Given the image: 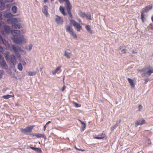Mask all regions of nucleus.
Here are the masks:
<instances>
[{
  "label": "nucleus",
  "instance_id": "nucleus-8",
  "mask_svg": "<svg viewBox=\"0 0 153 153\" xmlns=\"http://www.w3.org/2000/svg\"><path fill=\"white\" fill-rule=\"evenodd\" d=\"M55 21L58 24H62L63 22V20L60 16L56 15V18L55 19Z\"/></svg>",
  "mask_w": 153,
  "mask_h": 153
},
{
  "label": "nucleus",
  "instance_id": "nucleus-10",
  "mask_svg": "<svg viewBox=\"0 0 153 153\" xmlns=\"http://www.w3.org/2000/svg\"><path fill=\"white\" fill-rule=\"evenodd\" d=\"M66 9L69 16V18L71 19L72 18V15L71 12V9L72 7L71 5L66 6Z\"/></svg>",
  "mask_w": 153,
  "mask_h": 153
},
{
  "label": "nucleus",
  "instance_id": "nucleus-16",
  "mask_svg": "<svg viewBox=\"0 0 153 153\" xmlns=\"http://www.w3.org/2000/svg\"><path fill=\"white\" fill-rule=\"evenodd\" d=\"M2 42H1V43H3L4 46L7 48H10V45L8 43V41L2 39Z\"/></svg>",
  "mask_w": 153,
  "mask_h": 153
},
{
  "label": "nucleus",
  "instance_id": "nucleus-28",
  "mask_svg": "<svg viewBox=\"0 0 153 153\" xmlns=\"http://www.w3.org/2000/svg\"><path fill=\"white\" fill-rule=\"evenodd\" d=\"M153 73V69L152 68L151 69H150L149 70L146 72V74L150 76L151 75V74Z\"/></svg>",
  "mask_w": 153,
  "mask_h": 153
},
{
  "label": "nucleus",
  "instance_id": "nucleus-15",
  "mask_svg": "<svg viewBox=\"0 0 153 153\" xmlns=\"http://www.w3.org/2000/svg\"><path fill=\"white\" fill-rule=\"evenodd\" d=\"M10 60L11 63L14 65L16 63V57L14 55H12L10 56Z\"/></svg>",
  "mask_w": 153,
  "mask_h": 153
},
{
  "label": "nucleus",
  "instance_id": "nucleus-19",
  "mask_svg": "<svg viewBox=\"0 0 153 153\" xmlns=\"http://www.w3.org/2000/svg\"><path fill=\"white\" fill-rule=\"evenodd\" d=\"M35 136L37 138L42 137L43 138H45L46 137L44 134L39 133H36Z\"/></svg>",
  "mask_w": 153,
  "mask_h": 153
},
{
  "label": "nucleus",
  "instance_id": "nucleus-49",
  "mask_svg": "<svg viewBox=\"0 0 153 153\" xmlns=\"http://www.w3.org/2000/svg\"><path fill=\"white\" fill-rule=\"evenodd\" d=\"M22 64L23 65H25L26 63V62L24 61H22Z\"/></svg>",
  "mask_w": 153,
  "mask_h": 153
},
{
  "label": "nucleus",
  "instance_id": "nucleus-52",
  "mask_svg": "<svg viewBox=\"0 0 153 153\" xmlns=\"http://www.w3.org/2000/svg\"><path fill=\"white\" fill-rule=\"evenodd\" d=\"M6 1L7 2H12L13 1V0H7Z\"/></svg>",
  "mask_w": 153,
  "mask_h": 153
},
{
  "label": "nucleus",
  "instance_id": "nucleus-27",
  "mask_svg": "<svg viewBox=\"0 0 153 153\" xmlns=\"http://www.w3.org/2000/svg\"><path fill=\"white\" fill-rule=\"evenodd\" d=\"M86 14H85V12L81 11L79 12V16L82 18L85 17V16H86Z\"/></svg>",
  "mask_w": 153,
  "mask_h": 153
},
{
  "label": "nucleus",
  "instance_id": "nucleus-17",
  "mask_svg": "<svg viewBox=\"0 0 153 153\" xmlns=\"http://www.w3.org/2000/svg\"><path fill=\"white\" fill-rule=\"evenodd\" d=\"M79 121L80 122V123L82 125V131H84L85 129L86 125L85 123H84L82 121L80 120H79Z\"/></svg>",
  "mask_w": 153,
  "mask_h": 153
},
{
  "label": "nucleus",
  "instance_id": "nucleus-42",
  "mask_svg": "<svg viewBox=\"0 0 153 153\" xmlns=\"http://www.w3.org/2000/svg\"><path fill=\"white\" fill-rule=\"evenodd\" d=\"M66 88V87L65 85H64L63 86V88H62V91H64Z\"/></svg>",
  "mask_w": 153,
  "mask_h": 153
},
{
  "label": "nucleus",
  "instance_id": "nucleus-56",
  "mask_svg": "<svg viewBox=\"0 0 153 153\" xmlns=\"http://www.w3.org/2000/svg\"><path fill=\"white\" fill-rule=\"evenodd\" d=\"M141 71H144V69H143L141 70Z\"/></svg>",
  "mask_w": 153,
  "mask_h": 153
},
{
  "label": "nucleus",
  "instance_id": "nucleus-6",
  "mask_svg": "<svg viewBox=\"0 0 153 153\" xmlns=\"http://www.w3.org/2000/svg\"><path fill=\"white\" fill-rule=\"evenodd\" d=\"M10 50L11 51H14L15 52V54L16 56L18 57H20L21 56L20 54L18 53V50L21 51L20 48H17L14 45H12L11 47L10 48Z\"/></svg>",
  "mask_w": 153,
  "mask_h": 153
},
{
  "label": "nucleus",
  "instance_id": "nucleus-20",
  "mask_svg": "<svg viewBox=\"0 0 153 153\" xmlns=\"http://www.w3.org/2000/svg\"><path fill=\"white\" fill-rule=\"evenodd\" d=\"M85 28L86 30L90 33L91 34H92L93 33L91 29V26L89 25H87L85 26Z\"/></svg>",
  "mask_w": 153,
  "mask_h": 153
},
{
  "label": "nucleus",
  "instance_id": "nucleus-33",
  "mask_svg": "<svg viewBox=\"0 0 153 153\" xmlns=\"http://www.w3.org/2000/svg\"><path fill=\"white\" fill-rule=\"evenodd\" d=\"M85 17H86L87 19L89 20H91V15L90 13L86 14V16Z\"/></svg>",
  "mask_w": 153,
  "mask_h": 153
},
{
  "label": "nucleus",
  "instance_id": "nucleus-30",
  "mask_svg": "<svg viewBox=\"0 0 153 153\" xmlns=\"http://www.w3.org/2000/svg\"><path fill=\"white\" fill-rule=\"evenodd\" d=\"M33 45L32 44H30L28 46H26L25 47V49L27 51H30L32 48Z\"/></svg>",
  "mask_w": 153,
  "mask_h": 153
},
{
  "label": "nucleus",
  "instance_id": "nucleus-4",
  "mask_svg": "<svg viewBox=\"0 0 153 153\" xmlns=\"http://www.w3.org/2000/svg\"><path fill=\"white\" fill-rule=\"evenodd\" d=\"M71 23L72 24L77 31H79L82 29V27L78 22H76L73 20H70Z\"/></svg>",
  "mask_w": 153,
  "mask_h": 153
},
{
  "label": "nucleus",
  "instance_id": "nucleus-44",
  "mask_svg": "<svg viewBox=\"0 0 153 153\" xmlns=\"http://www.w3.org/2000/svg\"><path fill=\"white\" fill-rule=\"evenodd\" d=\"M121 120H119L118 121H117L116 122V124L118 125V124H119L121 122Z\"/></svg>",
  "mask_w": 153,
  "mask_h": 153
},
{
  "label": "nucleus",
  "instance_id": "nucleus-14",
  "mask_svg": "<svg viewBox=\"0 0 153 153\" xmlns=\"http://www.w3.org/2000/svg\"><path fill=\"white\" fill-rule=\"evenodd\" d=\"M48 7L46 5H45L43 7L42 12L46 16H48L49 14L48 13Z\"/></svg>",
  "mask_w": 153,
  "mask_h": 153
},
{
  "label": "nucleus",
  "instance_id": "nucleus-3",
  "mask_svg": "<svg viewBox=\"0 0 153 153\" xmlns=\"http://www.w3.org/2000/svg\"><path fill=\"white\" fill-rule=\"evenodd\" d=\"M65 28L66 31L74 38L76 39L77 38L76 34L75 33L74 30L69 25H66Z\"/></svg>",
  "mask_w": 153,
  "mask_h": 153
},
{
  "label": "nucleus",
  "instance_id": "nucleus-23",
  "mask_svg": "<svg viewBox=\"0 0 153 153\" xmlns=\"http://www.w3.org/2000/svg\"><path fill=\"white\" fill-rule=\"evenodd\" d=\"M59 1L60 3H62L63 1H65L66 4V6H68V5L69 6L71 5V3L69 0H59Z\"/></svg>",
  "mask_w": 153,
  "mask_h": 153
},
{
  "label": "nucleus",
  "instance_id": "nucleus-45",
  "mask_svg": "<svg viewBox=\"0 0 153 153\" xmlns=\"http://www.w3.org/2000/svg\"><path fill=\"white\" fill-rule=\"evenodd\" d=\"M30 136L32 137H34L35 136V134H29Z\"/></svg>",
  "mask_w": 153,
  "mask_h": 153
},
{
  "label": "nucleus",
  "instance_id": "nucleus-26",
  "mask_svg": "<svg viewBox=\"0 0 153 153\" xmlns=\"http://www.w3.org/2000/svg\"><path fill=\"white\" fill-rule=\"evenodd\" d=\"M4 8V4L2 1H1L0 3V10H3Z\"/></svg>",
  "mask_w": 153,
  "mask_h": 153
},
{
  "label": "nucleus",
  "instance_id": "nucleus-1",
  "mask_svg": "<svg viewBox=\"0 0 153 153\" xmlns=\"http://www.w3.org/2000/svg\"><path fill=\"white\" fill-rule=\"evenodd\" d=\"M11 33L13 37L12 38L14 42L17 44H20L26 42V41L23 35L20 34V31L18 30H12Z\"/></svg>",
  "mask_w": 153,
  "mask_h": 153
},
{
  "label": "nucleus",
  "instance_id": "nucleus-29",
  "mask_svg": "<svg viewBox=\"0 0 153 153\" xmlns=\"http://www.w3.org/2000/svg\"><path fill=\"white\" fill-rule=\"evenodd\" d=\"M5 57L6 59V60H8L10 59V56H9V53L8 52H6L4 53Z\"/></svg>",
  "mask_w": 153,
  "mask_h": 153
},
{
  "label": "nucleus",
  "instance_id": "nucleus-53",
  "mask_svg": "<svg viewBox=\"0 0 153 153\" xmlns=\"http://www.w3.org/2000/svg\"><path fill=\"white\" fill-rule=\"evenodd\" d=\"M47 1H48V0H44V2L45 3Z\"/></svg>",
  "mask_w": 153,
  "mask_h": 153
},
{
  "label": "nucleus",
  "instance_id": "nucleus-58",
  "mask_svg": "<svg viewBox=\"0 0 153 153\" xmlns=\"http://www.w3.org/2000/svg\"><path fill=\"white\" fill-rule=\"evenodd\" d=\"M2 15L1 14H0V18L1 17Z\"/></svg>",
  "mask_w": 153,
  "mask_h": 153
},
{
  "label": "nucleus",
  "instance_id": "nucleus-59",
  "mask_svg": "<svg viewBox=\"0 0 153 153\" xmlns=\"http://www.w3.org/2000/svg\"><path fill=\"white\" fill-rule=\"evenodd\" d=\"M13 92L12 91H11L10 92V94H11V93H12L13 94Z\"/></svg>",
  "mask_w": 153,
  "mask_h": 153
},
{
  "label": "nucleus",
  "instance_id": "nucleus-51",
  "mask_svg": "<svg viewBox=\"0 0 153 153\" xmlns=\"http://www.w3.org/2000/svg\"><path fill=\"white\" fill-rule=\"evenodd\" d=\"M132 53L133 54H136L137 52H136L134 50L132 51Z\"/></svg>",
  "mask_w": 153,
  "mask_h": 153
},
{
  "label": "nucleus",
  "instance_id": "nucleus-31",
  "mask_svg": "<svg viewBox=\"0 0 153 153\" xmlns=\"http://www.w3.org/2000/svg\"><path fill=\"white\" fill-rule=\"evenodd\" d=\"M11 10L13 13H16L17 7L15 6H13L12 7Z\"/></svg>",
  "mask_w": 153,
  "mask_h": 153
},
{
  "label": "nucleus",
  "instance_id": "nucleus-34",
  "mask_svg": "<svg viewBox=\"0 0 153 153\" xmlns=\"http://www.w3.org/2000/svg\"><path fill=\"white\" fill-rule=\"evenodd\" d=\"M18 69L20 71H22L23 69V67L21 63H19L18 65Z\"/></svg>",
  "mask_w": 153,
  "mask_h": 153
},
{
  "label": "nucleus",
  "instance_id": "nucleus-35",
  "mask_svg": "<svg viewBox=\"0 0 153 153\" xmlns=\"http://www.w3.org/2000/svg\"><path fill=\"white\" fill-rule=\"evenodd\" d=\"M36 73L35 71L29 72L28 73V74L29 76H34L36 74Z\"/></svg>",
  "mask_w": 153,
  "mask_h": 153
},
{
  "label": "nucleus",
  "instance_id": "nucleus-11",
  "mask_svg": "<svg viewBox=\"0 0 153 153\" xmlns=\"http://www.w3.org/2000/svg\"><path fill=\"white\" fill-rule=\"evenodd\" d=\"M104 131H103L102 134H99L98 136H93V138L94 139H103L105 137V134L104 133Z\"/></svg>",
  "mask_w": 153,
  "mask_h": 153
},
{
  "label": "nucleus",
  "instance_id": "nucleus-57",
  "mask_svg": "<svg viewBox=\"0 0 153 153\" xmlns=\"http://www.w3.org/2000/svg\"><path fill=\"white\" fill-rule=\"evenodd\" d=\"M64 78H65V77H64H64H63V81L64 83Z\"/></svg>",
  "mask_w": 153,
  "mask_h": 153
},
{
  "label": "nucleus",
  "instance_id": "nucleus-48",
  "mask_svg": "<svg viewBox=\"0 0 153 153\" xmlns=\"http://www.w3.org/2000/svg\"><path fill=\"white\" fill-rule=\"evenodd\" d=\"M2 59H4L3 56L1 54H0V60H1Z\"/></svg>",
  "mask_w": 153,
  "mask_h": 153
},
{
  "label": "nucleus",
  "instance_id": "nucleus-13",
  "mask_svg": "<svg viewBox=\"0 0 153 153\" xmlns=\"http://www.w3.org/2000/svg\"><path fill=\"white\" fill-rule=\"evenodd\" d=\"M0 64L3 68H7V65L4 59L0 60Z\"/></svg>",
  "mask_w": 153,
  "mask_h": 153
},
{
  "label": "nucleus",
  "instance_id": "nucleus-24",
  "mask_svg": "<svg viewBox=\"0 0 153 153\" xmlns=\"http://www.w3.org/2000/svg\"><path fill=\"white\" fill-rule=\"evenodd\" d=\"M14 95L13 94L12 95H7L3 96V98L4 99H7L10 97H14Z\"/></svg>",
  "mask_w": 153,
  "mask_h": 153
},
{
  "label": "nucleus",
  "instance_id": "nucleus-9",
  "mask_svg": "<svg viewBox=\"0 0 153 153\" xmlns=\"http://www.w3.org/2000/svg\"><path fill=\"white\" fill-rule=\"evenodd\" d=\"M146 123L145 120L142 119L140 120L137 121L135 123L136 126H137L138 125H141L145 124Z\"/></svg>",
  "mask_w": 153,
  "mask_h": 153
},
{
  "label": "nucleus",
  "instance_id": "nucleus-54",
  "mask_svg": "<svg viewBox=\"0 0 153 153\" xmlns=\"http://www.w3.org/2000/svg\"><path fill=\"white\" fill-rule=\"evenodd\" d=\"M3 50L2 47L0 46V50Z\"/></svg>",
  "mask_w": 153,
  "mask_h": 153
},
{
  "label": "nucleus",
  "instance_id": "nucleus-60",
  "mask_svg": "<svg viewBox=\"0 0 153 153\" xmlns=\"http://www.w3.org/2000/svg\"><path fill=\"white\" fill-rule=\"evenodd\" d=\"M1 77V75H0V78Z\"/></svg>",
  "mask_w": 153,
  "mask_h": 153
},
{
  "label": "nucleus",
  "instance_id": "nucleus-37",
  "mask_svg": "<svg viewBox=\"0 0 153 153\" xmlns=\"http://www.w3.org/2000/svg\"><path fill=\"white\" fill-rule=\"evenodd\" d=\"M38 153H42V152L41 149L39 148H36L35 150Z\"/></svg>",
  "mask_w": 153,
  "mask_h": 153
},
{
  "label": "nucleus",
  "instance_id": "nucleus-50",
  "mask_svg": "<svg viewBox=\"0 0 153 153\" xmlns=\"http://www.w3.org/2000/svg\"><path fill=\"white\" fill-rule=\"evenodd\" d=\"M51 123V121H48L46 123V125H47Z\"/></svg>",
  "mask_w": 153,
  "mask_h": 153
},
{
  "label": "nucleus",
  "instance_id": "nucleus-43",
  "mask_svg": "<svg viewBox=\"0 0 153 153\" xmlns=\"http://www.w3.org/2000/svg\"><path fill=\"white\" fill-rule=\"evenodd\" d=\"M74 148L76 150H79V151H84V150H82V149H78L76 147H74Z\"/></svg>",
  "mask_w": 153,
  "mask_h": 153
},
{
  "label": "nucleus",
  "instance_id": "nucleus-25",
  "mask_svg": "<svg viewBox=\"0 0 153 153\" xmlns=\"http://www.w3.org/2000/svg\"><path fill=\"white\" fill-rule=\"evenodd\" d=\"M152 7V4L149 5L148 6H146L144 9V10L145 11H147L151 9Z\"/></svg>",
  "mask_w": 153,
  "mask_h": 153
},
{
  "label": "nucleus",
  "instance_id": "nucleus-5",
  "mask_svg": "<svg viewBox=\"0 0 153 153\" xmlns=\"http://www.w3.org/2000/svg\"><path fill=\"white\" fill-rule=\"evenodd\" d=\"M34 127V125L26 127L25 128H22L21 131L22 132H24L26 134L28 135L31 132Z\"/></svg>",
  "mask_w": 153,
  "mask_h": 153
},
{
  "label": "nucleus",
  "instance_id": "nucleus-47",
  "mask_svg": "<svg viewBox=\"0 0 153 153\" xmlns=\"http://www.w3.org/2000/svg\"><path fill=\"white\" fill-rule=\"evenodd\" d=\"M46 126L47 125H46V124L44 126V127H43V129H44V131H45L46 129Z\"/></svg>",
  "mask_w": 153,
  "mask_h": 153
},
{
  "label": "nucleus",
  "instance_id": "nucleus-18",
  "mask_svg": "<svg viewBox=\"0 0 153 153\" xmlns=\"http://www.w3.org/2000/svg\"><path fill=\"white\" fill-rule=\"evenodd\" d=\"M59 10L61 13L64 16L66 15V14L65 12V8L62 6H60L59 7Z\"/></svg>",
  "mask_w": 153,
  "mask_h": 153
},
{
  "label": "nucleus",
  "instance_id": "nucleus-46",
  "mask_svg": "<svg viewBox=\"0 0 153 153\" xmlns=\"http://www.w3.org/2000/svg\"><path fill=\"white\" fill-rule=\"evenodd\" d=\"M30 148L31 149H32L33 150H34L35 151L36 149V148H35V147H30Z\"/></svg>",
  "mask_w": 153,
  "mask_h": 153
},
{
  "label": "nucleus",
  "instance_id": "nucleus-40",
  "mask_svg": "<svg viewBox=\"0 0 153 153\" xmlns=\"http://www.w3.org/2000/svg\"><path fill=\"white\" fill-rule=\"evenodd\" d=\"M142 106L141 105H139V106H138V108H139L138 111H140V110H141V109H142Z\"/></svg>",
  "mask_w": 153,
  "mask_h": 153
},
{
  "label": "nucleus",
  "instance_id": "nucleus-2",
  "mask_svg": "<svg viewBox=\"0 0 153 153\" xmlns=\"http://www.w3.org/2000/svg\"><path fill=\"white\" fill-rule=\"evenodd\" d=\"M7 21L8 24H12V26L13 28L17 29V28H20L21 27L20 24H16L19 22L16 18L8 19Z\"/></svg>",
  "mask_w": 153,
  "mask_h": 153
},
{
  "label": "nucleus",
  "instance_id": "nucleus-21",
  "mask_svg": "<svg viewBox=\"0 0 153 153\" xmlns=\"http://www.w3.org/2000/svg\"><path fill=\"white\" fill-rule=\"evenodd\" d=\"M127 80L131 86L132 88H134L135 86V84L133 82V80L129 78H128Z\"/></svg>",
  "mask_w": 153,
  "mask_h": 153
},
{
  "label": "nucleus",
  "instance_id": "nucleus-55",
  "mask_svg": "<svg viewBox=\"0 0 153 153\" xmlns=\"http://www.w3.org/2000/svg\"><path fill=\"white\" fill-rule=\"evenodd\" d=\"M151 19L152 22H153V16H152L151 17Z\"/></svg>",
  "mask_w": 153,
  "mask_h": 153
},
{
  "label": "nucleus",
  "instance_id": "nucleus-12",
  "mask_svg": "<svg viewBox=\"0 0 153 153\" xmlns=\"http://www.w3.org/2000/svg\"><path fill=\"white\" fill-rule=\"evenodd\" d=\"M61 66H59L57 67L56 69L54 71H53L52 72V73L53 75H55L56 73H60L61 71Z\"/></svg>",
  "mask_w": 153,
  "mask_h": 153
},
{
  "label": "nucleus",
  "instance_id": "nucleus-38",
  "mask_svg": "<svg viewBox=\"0 0 153 153\" xmlns=\"http://www.w3.org/2000/svg\"><path fill=\"white\" fill-rule=\"evenodd\" d=\"M144 15L143 14V12H142L141 14V20L142 21V22H144Z\"/></svg>",
  "mask_w": 153,
  "mask_h": 153
},
{
  "label": "nucleus",
  "instance_id": "nucleus-22",
  "mask_svg": "<svg viewBox=\"0 0 153 153\" xmlns=\"http://www.w3.org/2000/svg\"><path fill=\"white\" fill-rule=\"evenodd\" d=\"M4 16L6 18L11 17L13 16V15L10 13H8L5 12L4 14Z\"/></svg>",
  "mask_w": 153,
  "mask_h": 153
},
{
  "label": "nucleus",
  "instance_id": "nucleus-62",
  "mask_svg": "<svg viewBox=\"0 0 153 153\" xmlns=\"http://www.w3.org/2000/svg\"><path fill=\"white\" fill-rule=\"evenodd\" d=\"M146 131H148V130H146Z\"/></svg>",
  "mask_w": 153,
  "mask_h": 153
},
{
  "label": "nucleus",
  "instance_id": "nucleus-7",
  "mask_svg": "<svg viewBox=\"0 0 153 153\" xmlns=\"http://www.w3.org/2000/svg\"><path fill=\"white\" fill-rule=\"evenodd\" d=\"M4 30H2L1 33L3 35L7 34L10 31V27L8 26H5L4 27Z\"/></svg>",
  "mask_w": 153,
  "mask_h": 153
},
{
  "label": "nucleus",
  "instance_id": "nucleus-32",
  "mask_svg": "<svg viewBox=\"0 0 153 153\" xmlns=\"http://www.w3.org/2000/svg\"><path fill=\"white\" fill-rule=\"evenodd\" d=\"M71 55V53H68L67 52L65 51L64 55L67 58H70Z\"/></svg>",
  "mask_w": 153,
  "mask_h": 153
},
{
  "label": "nucleus",
  "instance_id": "nucleus-39",
  "mask_svg": "<svg viewBox=\"0 0 153 153\" xmlns=\"http://www.w3.org/2000/svg\"><path fill=\"white\" fill-rule=\"evenodd\" d=\"M126 50L125 49H123L121 51V52L123 53H125L126 52Z\"/></svg>",
  "mask_w": 153,
  "mask_h": 153
},
{
  "label": "nucleus",
  "instance_id": "nucleus-61",
  "mask_svg": "<svg viewBox=\"0 0 153 153\" xmlns=\"http://www.w3.org/2000/svg\"><path fill=\"white\" fill-rule=\"evenodd\" d=\"M51 0V1H53L54 0Z\"/></svg>",
  "mask_w": 153,
  "mask_h": 153
},
{
  "label": "nucleus",
  "instance_id": "nucleus-41",
  "mask_svg": "<svg viewBox=\"0 0 153 153\" xmlns=\"http://www.w3.org/2000/svg\"><path fill=\"white\" fill-rule=\"evenodd\" d=\"M74 104L77 107H79L80 106V105H79L78 104L76 103V102H74Z\"/></svg>",
  "mask_w": 153,
  "mask_h": 153
},
{
  "label": "nucleus",
  "instance_id": "nucleus-36",
  "mask_svg": "<svg viewBox=\"0 0 153 153\" xmlns=\"http://www.w3.org/2000/svg\"><path fill=\"white\" fill-rule=\"evenodd\" d=\"M117 126L118 125H117V124H116L115 125L113 126L112 127H111V131L112 132L113 131L114 129H115Z\"/></svg>",
  "mask_w": 153,
  "mask_h": 153
}]
</instances>
